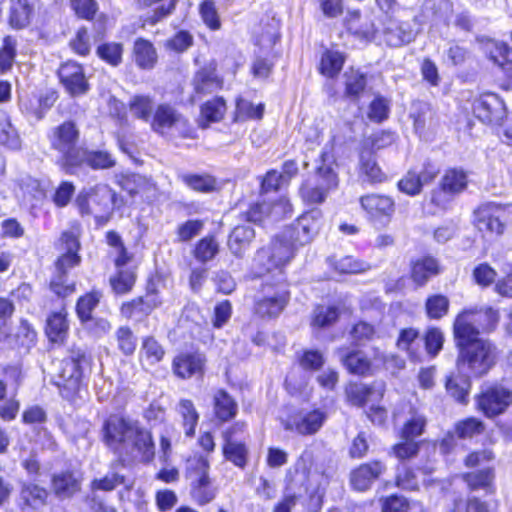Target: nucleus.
Segmentation results:
<instances>
[{
    "instance_id": "61",
    "label": "nucleus",
    "mask_w": 512,
    "mask_h": 512,
    "mask_svg": "<svg viewBox=\"0 0 512 512\" xmlns=\"http://www.w3.org/2000/svg\"><path fill=\"white\" fill-rule=\"evenodd\" d=\"M183 182L195 191L210 192L215 189L216 180L209 175L186 174Z\"/></svg>"
},
{
    "instance_id": "7",
    "label": "nucleus",
    "mask_w": 512,
    "mask_h": 512,
    "mask_svg": "<svg viewBox=\"0 0 512 512\" xmlns=\"http://www.w3.org/2000/svg\"><path fill=\"white\" fill-rule=\"evenodd\" d=\"M119 455H127L143 463H150L155 457V443L152 433L136 420Z\"/></svg>"
},
{
    "instance_id": "28",
    "label": "nucleus",
    "mask_w": 512,
    "mask_h": 512,
    "mask_svg": "<svg viewBox=\"0 0 512 512\" xmlns=\"http://www.w3.org/2000/svg\"><path fill=\"white\" fill-rule=\"evenodd\" d=\"M482 50L487 57L504 70L512 67V49L504 42L487 39L482 42Z\"/></svg>"
},
{
    "instance_id": "50",
    "label": "nucleus",
    "mask_w": 512,
    "mask_h": 512,
    "mask_svg": "<svg viewBox=\"0 0 512 512\" xmlns=\"http://www.w3.org/2000/svg\"><path fill=\"white\" fill-rule=\"evenodd\" d=\"M101 296L102 295L100 292L92 291L78 299L76 304V312L81 323L93 317L91 313L99 304Z\"/></svg>"
},
{
    "instance_id": "22",
    "label": "nucleus",
    "mask_w": 512,
    "mask_h": 512,
    "mask_svg": "<svg viewBox=\"0 0 512 512\" xmlns=\"http://www.w3.org/2000/svg\"><path fill=\"white\" fill-rule=\"evenodd\" d=\"M77 160L73 164V174L75 175L78 169L83 166H88L94 170L109 169L115 166L116 161L112 155L107 151L102 150H89L85 147L81 149Z\"/></svg>"
},
{
    "instance_id": "41",
    "label": "nucleus",
    "mask_w": 512,
    "mask_h": 512,
    "mask_svg": "<svg viewBox=\"0 0 512 512\" xmlns=\"http://www.w3.org/2000/svg\"><path fill=\"white\" fill-rule=\"evenodd\" d=\"M122 464L120 462L115 463L111 470L102 478L94 479L91 482L92 491H112L119 485L125 484V475L119 471V467Z\"/></svg>"
},
{
    "instance_id": "51",
    "label": "nucleus",
    "mask_w": 512,
    "mask_h": 512,
    "mask_svg": "<svg viewBox=\"0 0 512 512\" xmlns=\"http://www.w3.org/2000/svg\"><path fill=\"white\" fill-rule=\"evenodd\" d=\"M17 41L12 36L3 38L2 46L0 48V71L5 73L9 71L15 61Z\"/></svg>"
},
{
    "instance_id": "5",
    "label": "nucleus",
    "mask_w": 512,
    "mask_h": 512,
    "mask_svg": "<svg viewBox=\"0 0 512 512\" xmlns=\"http://www.w3.org/2000/svg\"><path fill=\"white\" fill-rule=\"evenodd\" d=\"M499 321V313L492 307L470 308L461 311L453 323V334L479 336L493 331Z\"/></svg>"
},
{
    "instance_id": "26",
    "label": "nucleus",
    "mask_w": 512,
    "mask_h": 512,
    "mask_svg": "<svg viewBox=\"0 0 512 512\" xmlns=\"http://www.w3.org/2000/svg\"><path fill=\"white\" fill-rule=\"evenodd\" d=\"M183 122V117L175 108L168 104H160L155 108L152 119L150 121L151 128L160 134H163L167 129L178 125Z\"/></svg>"
},
{
    "instance_id": "34",
    "label": "nucleus",
    "mask_w": 512,
    "mask_h": 512,
    "mask_svg": "<svg viewBox=\"0 0 512 512\" xmlns=\"http://www.w3.org/2000/svg\"><path fill=\"white\" fill-rule=\"evenodd\" d=\"M275 56L273 53L255 51L254 58L250 65V72L257 81H267L273 73Z\"/></svg>"
},
{
    "instance_id": "32",
    "label": "nucleus",
    "mask_w": 512,
    "mask_h": 512,
    "mask_svg": "<svg viewBox=\"0 0 512 512\" xmlns=\"http://www.w3.org/2000/svg\"><path fill=\"white\" fill-rule=\"evenodd\" d=\"M421 343L418 330L404 328L399 333L396 346L399 350L405 351L411 360L419 361L422 355Z\"/></svg>"
},
{
    "instance_id": "25",
    "label": "nucleus",
    "mask_w": 512,
    "mask_h": 512,
    "mask_svg": "<svg viewBox=\"0 0 512 512\" xmlns=\"http://www.w3.org/2000/svg\"><path fill=\"white\" fill-rule=\"evenodd\" d=\"M159 304L160 301L157 295L148 293L144 297H138L123 303L120 312L126 319L141 318L149 315Z\"/></svg>"
},
{
    "instance_id": "30",
    "label": "nucleus",
    "mask_w": 512,
    "mask_h": 512,
    "mask_svg": "<svg viewBox=\"0 0 512 512\" xmlns=\"http://www.w3.org/2000/svg\"><path fill=\"white\" fill-rule=\"evenodd\" d=\"M204 357L201 354H181L173 361L174 373L180 378H189L201 373L204 366Z\"/></svg>"
},
{
    "instance_id": "60",
    "label": "nucleus",
    "mask_w": 512,
    "mask_h": 512,
    "mask_svg": "<svg viewBox=\"0 0 512 512\" xmlns=\"http://www.w3.org/2000/svg\"><path fill=\"white\" fill-rule=\"evenodd\" d=\"M339 311L334 306H318L314 310L312 325L316 327H327L336 322Z\"/></svg>"
},
{
    "instance_id": "10",
    "label": "nucleus",
    "mask_w": 512,
    "mask_h": 512,
    "mask_svg": "<svg viewBox=\"0 0 512 512\" xmlns=\"http://www.w3.org/2000/svg\"><path fill=\"white\" fill-rule=\"evenodd\" d=\"M287 291L282 281L276 284L265 283L262 296L256 300L255 313L261 318L277 317L287 303Z\"/></svg>"
},
{
    "instance_id": "52",
    "label": "nucleus",
    "mask_w": 512,
    "mask_h": 512,
    "mask_svg": "<svg viewBox=\"0 0 512 512\" xmlns=\"http://www.w3.org/2000/svg\"><path fill=\"white\" fill-rule=\"evenodd\" d=\"M96 53L100 59L116 67L122 61L123 46L115 42L103 43L97 47Z\"/></svg>"
},
{
    "instance_id": "31",
    "label": "nucleus",
    "mask_w": 512,
    "mask_h": 512,
    "mask_svg": "<svg viewBox=\"0 0 512 512\" xmlns=\"http://www.w3.org/2000/svg\"><path fill=\"white\" fill-rule=\"evenodd\" d=\"M416 34L409 23L390 22L384 30V40L391 47H400L414 40Z\"/></svg>"
},
{
    "instance_id": "17",
    "label": "nucleus",
    "mask_w": 512,
    "mask_h": 512,
    "mask_svg": "<svg viewBox=\"0 0 512 512\" xmlns=\"http://www.w3.org/2000/svg\"><path fill=\"white\" fill-rule=\"evenodd\" d=\"M473 113L483 123L498 124L505 115L504 103L495 94H485L474 101Z\"/></svg>"
},
{
    "instance_id": "46",
    "label": "nucleus",
    "mask_w": 512,
    "mask_h": 512,
    "mask_svg": "<svg viewBox=\"0 0 512 512\" xmlns=\"http://www.w3.org/2000/svg\"><path fill=\"white\" fill-rule=\"evenodd\" d=\"M278 39L279 33L276 25L267 24L261 28V33L255 32L254 43L258 47L257 52L272 53Z\"/></svg>"
},
{
    "instance_id": "64",
    "label": "nucleus",
    "mask_w": 512,
    "mask_h": 512,
    "mask_svg": "<svg viewBox=\"0 0 512 512\" xmlns=\"http://www.w3.org/2000/svg\"><path fill=\"white\" fill-rule=\"evenodd\" d=\"M50 288L58 297H66L74 292L75 285L68 281L66 273L55 270L50 281Z\"/></svg>"
},
{
    "instance_id": "2",
    "label": "nucleus",
    "mask_w": 512,
    "mask_h": 512,
    "mask_svg": "<svg viewBox=\"0 0 512 512\" xmlns=\"http://www.w3.org/2000/svg\"><path fill=\"white\" fill-rule=\"evenodd\" d=\"M288 237L284 232L282 236L274 238L267 247L257 251L254 261L259 267V276L276 271L278 280L283 281L282 267L293 258L296 245L294 241L288 240Z\"/></svg>"
},
{
    "instance_id": "33",
    "label": "nucleus",
    "mask_w": 512,
    "mask_h": 512,
    "mask_svg": "<svg viewBox=\"0 0 512 512\" xmlns=\"http://www.w3.org/2000/svg\"><path fill=\"white\" fill-rule=\"evenodd\" d=\"M68 322L64 311L51 313L46 320L45 333L53 343H63L68 334Z\"/></svg>"
},
{
    "instance_id": "37",
    "label": "nucleus",
    "mask_w": 512,
    "mask_h": 512,
    "mask_svg": "<svg viewBox=\"0 0 512 512\" xmlns=\"http://www.w3.org/2000/svg\"><path fill=\"white\" fill-rule=\"evenodd\" d=\"M339 357L346 369L357 375H366L371 368V363L361 351H354L344 354V350H339Z\"/></svg>"
},
{
    "instance_id": "38",
    "label": "nucleus",
    "mask_w": 512,
    "mask_h": 512,
    "mask_svg": "<svg viewBox=\"0 0 512 512\" xmlns=\"http://www.w3.org/2000/svg\"><path fill=\"white\" fill-rule=\"evenodd\" d=\"M254 236L255 232L250 226L242 225L235 227L228 241L231 252L236 256H240L249 246Z\"/></svg>"
},
{
    "instance_id": "6",
    "label": "nucleus",
    "mask_w": 512,
    "mask_h": 512,
    "mask_svg": "<svg viewBox=\"0 0 512 512\" xmlns=\"http://www.w3.org/2000/svg\"><path fill=\"white\" fill-rule=\"evenodd\" d=\"M339 179L332 164L318 167L315 181H306L300 187L299 193L308 204H321L328 193L338 187Z\"/></svg>"
},
{
    "instance_id": "62",
    "label": "nucleus",
    "mask_w": 512,
    "mask_h": 512,
    "mask_svg": "<svg viewBox=\"0 0 512 512\" xmlns=\"http://www.w3.org/2000/svg\"><path fill=\"white\" fill-rule=\"evenodd\" d=\"M346 94L351 97H357L366 86V77L358 70H349L345 72Z\"/></svg>"
},
{
    "instance_id": "54",
    "label": "nucleus",
    "mask_w": 512,
    "mask_h": 512,
    "mask_svg": "<svg viewBox=\"0 0 512 512\" xmlns=\"http://www.w3.org/2000/svg\"><path fill=\"white\" fill-rule=\"evenodd\" d=\"M426 426V418L417 412H411L410 418L404 424L402 429V438L404 440H413L420 436Z\"/></svg>"
},
{
    "instance_id": "1",
    "label": "nucleus",
    "mask_w": 512,
    "mask_h": 512,
    "mask_svg": "<svg viewBox=\"0 0 512 512\" xmlns=\"http://www.w3.org/2000/svg\"><path fill=\"white\" fill-rule=\"evenodd\" d=\"M459 350L457 366L469 376L481 377L496 364L498 349L489 339L480 336L453 334Z\"/></svg>"
},
{
    "instance_id": "9",
    "label": "nucleus",
    "mask_w": 512,
    "mask_h": 512,
    "mask_svg": "<svg viewBox=\"0 0 512 512\" xmlns=\"http://www.w3.org/2000/svg\"><path fill=\"white\" fill-rule=\"evenodd\" d=\"M136 420L120 414L107 417L101 428V439L105 446L118 454Z\"/></svg>"
},
{
    "instance_id": "59",
    "label": "nucleus",
    "mask_w": 512,
    "mask_h": 512,
    "mask_svg": "<svg viewBox=\"0 0 512 512\" xmlns=\"http://www.w3.org/2000/svg\"><path fill=\"white\" fill-rule=\"evenodd\" d=\"M451 512H490L488 504L476 497L464 499L455 498Z\"/></svg>"
},
{
    "instance_id": "40",
    "label": "nucleus",
    "mask_w": 512,
    "mask_h": 512,
    "mask_svg": "<svg viewBox=\"0 0 512 512\" xmlns=\"http://www.w3.org/2000/svg\"><path fill=\"white\" fill-rule=\"evenodd\" d=\"M360 171L371 183H381L386 179V175L378 166L372 152L367 149L360 153Z\"/></svg>"
},
{
    "instance_id": "16",
    "label": "nucleus",
    "mask_w": 512,
    "mask_h": 512,
    "mask_svg": "<svg viewBox=\"0 0 512 512\" xmlns=\"http://www.w3.org/2000/svg\"><path fill=\"white\" fill-rule=\"evenodd\" d=\"M99 196V203L103 208H110L116 196L115 192L107 184H97L89 189H83L76 197L75 203L82 216L94 215L97 213L92 206L90 198Z\"/></svg>"
},
{
    "instance_id": "35",
    "label": "nucleus",
    "mask_w": 512,
    "mask_h": 512,
    "mask_svg": "<svg viewBox=\"0 0 512 512\" xmlns=\"http://www.w3.org/2000/svg\"><path fill=\"white\" fill-rule=\"evenodd\" d=\"M0 145L12 151H18L22 146L18 131L12 125L9 115L3 110H0Z\"/></svg>"
},
{
    "instance_id": "39",
    "label": "nucleus",
    "mask_w": 512,
    "mask_h": 512,
    "mask_svg": "<svg viewBox=\"0 0 512 512\" xmlns=\"http://www.w3.org/2000/svg\"><path fill=\"white\" fill-rule=\"evenodd\" d=\"M134 58L136 64L142 69H150L157 60V54L152 43L139 38L134 44Z\"/></svg>"
},
{
    "instance_id": "42",
    "label": "nucleus",
    "mask_w": 512,
    "mask_h": 512,
    "mask_svg": "<svg viewBox=\"0 0 512 512\" xmlns=\"http://www.w3.org/2000/svg\"><path fill=\"white\" fill-rule=\"evenodd\" d=\"M178 413L182 418V427L186 437H193L199 421V414L191 400L182 399L178 404Z\"/></svg>"
},
{
    "instance_id": "48",
    "label": "nucleus",
    "mask_w": 512,
    "mask_h": 512,
    "mask_svg": "<svg viewBox=\"0 0 512 512\" xmlns=\"http://www.w3.org/2000/svg\"><path fill=\"white\" fill-rule=\"evenodd\" d=\"M330 265L339 273L355 274L367 271L370 266L368 263L354 259L352 256H344L339 259L332 257L329 259Z\"/></svg>"
},
{
    "instance_id": "11",
    "label": "nucleus",
    "mask_w": 512,
    "mask_h": 512,
    "mask_svg": "<svg viewBox=\"0 0 512 512\" xmlns=\"http://www.w3.org/2000/svg\"><path fill=\"white\" fill-rule=\"evenodd\" d=\"M509 217L508 206L493 202L485 203L475 211V222L478 230L490 234H502L505 222Z\"/></svg>"
},
{
    "instance_id": "55",
    "label": "nucleus",
    "mask_w": 512,
    "mask_h": 512,
    "mask_svg": "<svg viewBox=\"0 0 512 512\" xmlns=\"http://www.w3.org/2000/svg\"><path fill=\"white\" fill-rule=\"evenodd\" d=\"M248 450L245 444L226 438V460L235 466L244 468L247 463Z\"/></svg>"
},
{
    "instance_id": "53",
    "label": "nucleus",
    "mask_w": 512,
    "mask_h": 512,
    "mask_svg": "<svg viewBox=\"0 0 512 512\" xmlns=\"http://www.w3.org/2000/svg\"><path fill=\"white\" fill-rule=\"evenodd\" d=\"M449 299L441 294L429 296L425 303L426 312L431 319H440L448 313Z\"/></svg>"
},
{
    "instance_id": "36",
    "label": "nucleus",
    "mask_w": 512,
    "mask_h": 512,
    "mask_svg": "<svg viewBox=\"0 0 512 512\" xmlns=\"http://www.w3.org/2000/svg\"><path fill=\"white\" fill-rule=\"evenodd\" d=\"M130 114L143 122H150L155 111V103L148 95H134L128 103Z\"/></svg>"
},
{
    "instance_id": "47",
    "label": "nucleus",
    "mask_w": 512,
    "mask_h": 512,
    "mask_svg": "<svg viewBox=\"0 0 512 512\" xmlns=\"http://www.w3.org/2000/svg\"><path fill=\"white\" fill-rule=\"evenodd\" d=\"M264 104L254 105L253 103L239 99L236 103V110L234 113V122H244L246 120H259L263 117Z\"/></svg>"
},
{
    "instance_id": "15",
    "label": "nucleus",
    "mask_w": 512,
    "mask_h": 512,
    "mask_svg": "<svg viewBox=\"0 0 512 512\" xmlns=\"http://www.w3.org/2000/svg\"><path fill=\"white\" fill-rule=\"evenodd\" d=\"M58 76L65 90L73 97L84 95L89 90L83 67L74 61L63 63L58 69Z\"/></svg>"
},
{
    "instance_id": "57",
    "label": "nucleus",
    "mask_w": 512,
    "mask_h": 512,
    "mask_svg": "<svg viewBox=\"0 0 512 512\" xmlns=\"http://www.w3.org/2000/svg\"><path fill=\"white\" fill-rule=\"evenodd\" d=\"M411 118L414 122V129L417 133H421L427 122L432 118L430 106L425 102H415L412 105Z\"/></svg>"
},
{
    "instance_id": "4",
    "label": "nucleus",
    "mask_w": 512,
    "mask_h": 512,
    "mask_svg": "<svg viewBox=\"0 0 512 512\" xmlns=\"http://www.w3.org/2000/svg\"><path fill=\"white\" fill-rule=\"evenodd\" d=\"M51 147L61 154L59 164L67 174H73V164L83 146L77 145L79 130L71 121L55 127L49 137Z\"/></svg>"
},
{
    "instance_id": "12",
    "label": "nucleus",
    "mask_w": 512,
    "mask_h": 512,
    "mask_svg": "<svg viewBox=\"0 0 512 512\" xmlns=\"http://www.w3.org/2000/svg\"><path fill=\"white\" fill-rule=\"evenodd\" d=\"M323 225V214L319 209L303 213L291 228L285 231L289 238L298 245H306L319 234Z\"/></svg>"
},
{
    "instance_id": "21",
    "label": "nucleus",
    "mask_w": 512,
    "mask_h": 512,
    "mask_svg": "<svg viewBox=\"0 0 512 512\" xmlns=\"http://www.w3.org/2000/svg\"><path fill=\"white\" fill-rule=\"evenodd\" d=\"M386 470V466L380 461H371L361 464L350 475V482L354 489L365 491Z\"/></svg>"
},
{
    "instance_id": "3",
    "label": "nucleus",
    "mask_w": 512,
    "mask_h": 512,
    "mask_svg": "<svg viewBox=\"0 0 512 512\" xmlns=\"http://www.w3.org/2000/svg\"><path fill=\"white\" fill-rule=\"evenodd\" d=\"M88 362L86 351L76 347H73L69 351V355L61 361L55 385L59 388L63 398L70 400L79 391L82 383L83 366L87 365Z\"/></svg>"
},
{
    "instance_id": "8",
    "label": "nucleus",
    "mask_w": 512,
    "mask_h": 512,
    "mask_svg": "<svg viewBox=\"0 0 512 512\" xmlns=\"http://www.w3.org/2000/svg\"><path fill=\"white\" fill-rule=\"evenodd\" d=\"M208 468V460L203 456H194L187 461V470L196 476L191 484V496L200 505L211 502L217 492L207 474Z\"/></svg>"
},
{
    "instance_id": "45",
    "label": "nucleus",
    "mask_w": 512,
    "mask_h": 512,
    "mask_svg": "<svg viewBox=\"0 0 512 512\" xmlns=\"http://www.w3.org/2000/svg\"><path fill=\"white\" fill-rule=\"evenodd\" d=\"M114 339L118 350L123 355L131 356L136 351L137 337L129 326L123 325L118 327L114 333Z\"/></svg>"
},
{
    "instance_id": "44",
    "label": "nucleus",
    "mask_w": 512,
    "mask_h": 512,
    "mask_svg": "<svg viewBox=\"0 0 512 512\" xmlns=\"http://www.w3.org/2000/svg\"><path fill=\"white\" fill-rule=\"evenodd\" d=\"M345 62V56L335 50H326L320 61V72L324 76L334 77L341 71Z\"/></svg>"
},
{
    "instance_id": "14",
    "label": "nucleus",
    "mask_w": 512,
    "mask_h": 512,
    "mask_svg": "<svg viewBox=\"0 0 512 512\" xmlns=\"http://www.w3.org/2000/svg\"><path fill=\"white\" fill-rule=\"evenodd\" d=\"M511 403L512 391L501 385L488 388L477 399L479 409L487 417H494L503 413Z\"/></svg>"
},
{
    "instance_id": "19",
    "label": "nucleus",
    "mask_w": 512,
    "mask_h": 512,
    "mask_svg": "<svg viewBox=\"0 0 512 512\" xmlns=\"http://www.w3.org/2000/svg\"><path fill=\"white\" fill-rule=\"evenodd\" d=\"M82 477L79 473L66 470L54 473L51 479V489L61 500L71 498L80 491Z\"/></svg>"
},
{
    "instance_id": "23",
    "label": "nucleus",
    "mask_w": 512,
    "mask_h": 512,
    "mask_svg": "<svg viewBox=\"0 0 512 512\" xmlns=\"http://www.w3.org/2000/svg\"><path fill=\"white\" fill-rule=\"evenodd\" d=\"M360 203L370 217L377 221L390 218L395 210L394 201L384 195L369 194L361 197Z\"/></svg>"
},
{
    "instance_id": "18",
    "label": "nucleus",
    "mask_w": 512,
    "mask_h": 512,
    "mask_svg": "<svg viewBox=\"0 0 512 512\" xmlns=\"http://www.w3.org/2000/svg\"><path fill=\"white\" fill-rule=\"evenodd\" d=\"M61 246L65 252L55 262V270L67 274L69 269L78 266L81 262L78 254L80 249L78 237L72 231L63 232Z\"/></svg>"
},
{
    "instance_id": "24",
    "label": "nucleus",
    "mask_w": 512,
    "mask_h": 512,
    "mask_svg": "<svg viewBox=\"0 0 512 512\" xmlns=\"http://www.w3.org/2000/svg\"><path fill=\"white\" fill-rule=\"evenodd\" d=\"M48 491L31 482H24L19 493V507L22 511L39 510L46 505Z\"/></svg>"
},
{
    "instance_id": "20",
    "label": "nucleus",
    "mask_w": 512,
    "mask_h": 512,
    "mask_svg": "<svg viewBox=\"0 0 512 512\" xmlns=\"http://www.w3.org/2000/svg\"><path fill=\"white\" fill-rule=\"evenodd\" d=\"M292 212V205L287 199H280L277 203H257L250 207L247 212V220L253 223H261L266 217L278 220Z\"/></svg>"
},
{
    "instance_id": "29",
    "label": "nucleus",
    "mask_w": 512,
    "mask_h": 512,
    "mask_svg": "<svg viewBox=\"0 0 512 512\" xmlns=\"http://www.w3.org/2000/svg\"><path fill=\"white\" fill-rule=\"evenodd\" d=\"M439 273V264L432 257H423L411 262V279L417 286H424L432 277Z\"/></svg>"
},
{
    "instance_id": "56",
    "label": "nucleus",
    "mask_w": 512,
    "mask_h": 512,
    "mask_svg": "<svg viewBox=\"0 0 512 512\" xmlns=\"http://www.w3.org/2000/svg\"><path fill=\"white\" fill-rule=\"evenodd\" d=\"M15 338L19 347L29 351L36 344L37 332L27 320L21 319Z\"/></svg>"
},
{
    "instance_id": "58",
    "label": "nucleus",
    "mask_w": 512,
    "mask_h": 512,
    "mask_svg": "<svg viewBox=\"0 0 512 512\" xmlns=\"http://www.w3.org/2000/svg\"><path fill=\"white\" fill-rule=\"evenodd\" d=\"M470 382L466 377H449L446 382L447 392L458 402H465Z\"/></svg>"
},
{
    "instance_id": "63",
    "label": "nucleus",
    "mask_w": 512,
    "mask_h": 512,
    "mask_svg": "<svg viewBox=\"0 0 512 512\" xmlns=\"http://www.w3.org/2000/svg\"><path fill=\"white\" fill-rule=\"evenodd\" d=\"M484 430L482 421L476 418H467L460 421L455 426V433L459 438L466 439L479 435Z\"/></svg>"
},
{
    "instance_id": "27",
    "label": "nucleus",
    "mask_w": 512,
    "mask_h": 512,
    "mask_svg": "<svg viewBox=\"0 0 512 512\" xmlns=\"http://www.w3.org/2000/svg\"><path fill=\"white\" fill-rule=\"evenodd\" d=\"M348 30L355 36L367 41L374 39L377 29L370 16H362L360 11H349L346 19Z\"/></svg>"
},
{
    "instance_id": "43",
    "label": "nucleus",
    "mask_w": 512,
    "mask_h": 512,
    "mask_svg": "<svg viewBox=\"0 0 512 512\" xmlns=\"http://www.w3.org/2000/svg\"><path fill=\"white\" fill-rule=\"evenodd\" d=\"M468 184L467 173L462 169H449L441 179L440 185L455 196L462 193Z\"/></svg>"
},
{
    "instance_id": "13",
    "label": "nucleus",
    "mask_w": 512,
    "mask_h": 512,
    "mask_svg": "<svg viewBox=\"0 0 512 512\" xmlns=\"http://www.w3.org/2000/svg\"><path fill=\"white\" fill-rule=\"evenodd\" d=\"M325 421L326 414L321 409L300 410L291 415L283 423V426L287 431L296 432L303 436H310L316 434Z\"/></svg>"
},
{
    "instance_id": "49",
    "label": "nucleus",
    "mask_w": 512,
    "mask_h": 512,
    "mask_svg": "<svg viewBox=\"0 0 512 512\" xmlns=\"http://www.w3.org/2000/svg\"><path fill=\"white\" fill-rule=\"evenodd\" d=\"M464 481L470 490L488 489L494 480V472L491 468L466 473L463 475Z\"/></svg>"
}]
</instances>
